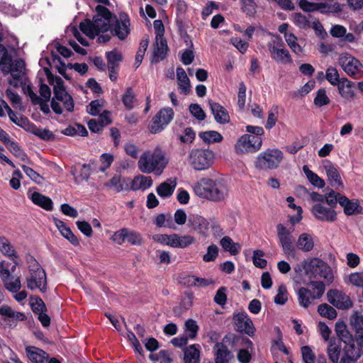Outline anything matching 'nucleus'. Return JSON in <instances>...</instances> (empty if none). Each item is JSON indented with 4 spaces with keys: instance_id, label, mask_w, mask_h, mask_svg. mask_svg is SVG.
<instances>
[{
    "instance_id": "obj_1",
    "label": "nucleus",
    "mask_w": 363,
    "mask_h": 363,
    "mask_svg": "<svg viewBox=\"0 0 363 363\" xmlns=\"http://www.w3.org/2000/svg\"><path fill=\"white\" fill-rule=\"evenodd\" d=\"M195 194L202 199L219 202L228 195V188L222 179L202 178L193 186Z\"/></svg>"
},
{
    "instance_id": "obj_2",
    "label": "nucleus",
    "mask_w": 363,
    "mask_h": 363,
    "mask_svg": "<svg viewBox=\"0 0 363 363\" xmlns=\"http://www.w3.org/2000/svg\"><path fill=\"white\" fill-rule=\"evenodd\" d=\"M96 14L93 21L86 19L79 24L80 30L89 38L94 39L100 33L111 30V23L113 22V15L105 6H97Z\"/></svg>"
},
{
    "instance_id": "obj_3",
    "label": "nucleus",
    "mask_w": 363,
    "mask_h": 363,
    "mask_svg": "<svg viewBox=\"0 0 363 363\" xmlns=\"http://www.w3.org/2000/svg\"><path fill=\"white\" fill-rule=\"evenodd\" d=\"M47 75L50 82L52 81L56 83L53 88L54 96L51 101V107L53 111L57 114H62L63 110L72 112L74 108V100L63 86L62 79L59 77H54L50 73H48Z\"/></svg>"
},
{
    "instance_id": "obj_4",
    "label": "nucleus",
    "mask_w": 363,
    "mask_h": 363,
    "mask_svg": "<svg viewBox=\"0 0 363 363\" xmlns=\"http://www.w3.org/2000/svg\"><path fill=\"white\" fill-rule=\"evenodd\" d=\"M167 163L168 161L162 150L155 148L153 152H143L138 160V165L142 172L154 173L159 176L162 174Z\"/></svg>"
},
{
    "instance_id": "obj_5",
    "label": "nucleus",
    "mask_w": 363,
    "mask_h": 363,
    "mask_svg": "<svg viewBox=\"0 0 363 363\" xmlns=\"http://www.w3.org/2000/svg\"><path fill=\"white\" fill-rule=\"evenodd\" d=\"M29 275L26 277L27 287L30 290L39 289L40 292L47 291V277L45 270L31 255L26 256Z\"/></svg>"
},
{
    "instance_id": "obj_6",
    "label": "nucleus",
    "mask_w": 363,
    "mask_h": 363,
    "mask_svg": "<svg viewBox=\"0 0 363 363\" xmlns=\"http://www.w3.org/2000/svg\"><path fill=\"white\" fill-rule=\"evenodd\" d=\"M303 267L306 274L311 281L323 279L328 282H331L333 279L330 267L325 262L318 257L305 259Z\"/></svg>"
},
{
    "instance_id": "obj_7",
    "label": "nucleus",
    "mask_w": 363,
    "mask_h": 363,
    "mask_svg": "<svg viewBox=\"0 0 363 363\" xmlns=\"http://www.w3.org/2000/svg\"><path fill=\"white\" fill-rule=\"evenodd\" d=\"M308 287H301L297 291L298 301L301 306L307 308L320 299L325 290V284L321 281H311Z\"/></svg>"
},
{
    "instance_id": "obj_8",
    "label": "nucleus",
    "mask_w": 363,
    "mask_h": 363,
    "mask_svg": "<svg viewBox=\"0 0 363 363\" xmlns=\"http://www.w3.org/2000/svg\"><path fill=\"white\" fill-rule=\"evenodd\" d=\"M283 159L284 154L279 149L268 148L257 155L254 165L258 170L276 169L279 167Z\"/></svg>"
},
{
    "instance_id": "obj_9",
    "label": "nucleus",
    "mask_w": 363,
    "mask_h": 363,
    "mask_svg": "<svg viewBox=\"0 0 363 363\" xmlns=\"http://www.w3.org/2000/svg\"><path fill=\"white\" fill-rule=\"evenodd\" d=\"M187 159L194 169L206 170L213 164L214 153L209 149L194 148L189 152Z\"/></svg>"
},
{
    "instance_id": "obj_10",
    "label": "nucleus",
    "mask_w": 363,
    "mask_h": 363,
    "mask_svg": "<svg viewBox=\"0 0 363 363\" xmlns=\"http://www.w3.org/2000/svg\"><path fill=\"white\" fill-rule=\"evenodd\" d=\"M337 63L349 77L354 79L363 77V65L352 55L347 52L340 54Z\"/></svg>"
},
{
    "instance_id": "obj_11",
    "label": "nucleus",
    "mask_w": 363,
    "mask_h": 363,
    "mask_svg": "<svg viewBox=\"0 0 363 363\" xmlns=\"http://www.w3.org/2000/svg\"><path fill=\"white\" fill-rule=\"evenodd\" d=\"M276 229L279 243L282 248L284 254L288 257H295V238L292 235V230L288 229L281 223L277 224L276 226Z\"/></svg>"
},
{
    "instance_id": "obj_12",
    "label": "nucleus",
    "mask_w": 363,
    "mask_h": 363,
    "mask_svg": "<svg viewBox=\"0 0 363 363\" xmlns=\"http://www.w3.org/2000/svg\"><path fill=\"white\" fill-rule=\"evenodd\" d=\"M267 48L270 56L276 62L282 65L292 63V57L289 51L284 47V43L280 37L277 36L267 43Z\"/></svg>"
},
{
    "instance_id": "obj_13",
    "label": "nucleus",
    "mask_w": 363,
    "mask_h": 363,
    "mask_svg": "<svg viewBox=\"0 0 363 363\" xmlns=\"http://www.w3.org/2000/svg\"><path fill=\"white\" fill-rule=\"evenodd\" d=\"M262 145V138L244 134L240 137L235 145L237 154H249L258 152Z\"/></svg>"
},
{
    "instance_id": "obj_14",
    "label": "nucleus",
    "mask_w": 363,
    "mask_h": 363,
    "mask_svg": "<svg viewBox=\"0 0 363 363\" xmlns=\"http://www.w3.org/2000/svg\"><path fill=\"white\" fill-rule=\"evenodd\" d=\"M174 112L172 108H161L152 118L149 125L151 133L156 134L161 132L173 120Z\"/></svg>"
},
{
    "instance_id": "obj_15",
    "label": "nucleus",
    "mask_w": 363,
    "mask_h": 363,
    "mask_svg": "<svg viewBox=\"0 0 363 363\" xmlns=\"http://www.w3.org/2000/svg\"><path fill=\"white\" fill-rule=\"evenodd\" d=\"M130 23L128 16L121 13L118 18L115 17V21L112 25L111 33L119 40H125L130 32Z\"/></svg>"
},
{
    "instance_id": "obj_16",
    "label": "nucleus",
    "mask_w": 363,
    "mask_h": 363,
    "mask_svg": "<svg viewBox=\"0 0 363 363\" xmlns=\"http://www.w3.org/2000/svg\"><path fill=\"white\" fill-rule=\"evenodd\" d=\"M235 330L240 333H244L249 336L255 334V327L252 320L245 312L235 314L233 318Z\"/></svg>"
},
{
    "instance_id": "obj_17",
    "label": "nucleus",
    "mask_w": 363,
    "mask_h": 363,
    "mask_svg": "<svg viewBox=\"0 0 363 363\" xmlns=\"http://www.w3.org/2000/svg\"><path fill=\"white\" fill-rule=\"evenodd\" d=\"M313 216L321 222L333 223L337 220V213L331 207H326L323 203H315L311 208Z\"/></svg>"
},
{
    "instance_id": "obj_18",
    "label": "nucleus",
    "mask_w": 363,
    "mask_h": 363,
    "mask_svg": "<svg viewBox=\"0 0 363 363\" xmlns=\"http://www.w3.org/2000/svg\"><path fill=\"white\" fill-rule=\"evenodd\" d=\"M327 297L328 301L339 309H347L352 305L349 296L338 290H329Z\"/></svg>"
},
{
    "instance_id": "obj_19",
    "label": "nucleus",
    "mask_w": 363,
    "mask_h": 363,
    "mask_svg": "<svg viewBox=\"0 0 363 363\" xmlns=\"http://www.w3.org/2000/svg\"><path fill=\"white\" fill-rule=\"evenodd\" d=\"M188 225L204 237L208 235L209 222L201 216L198 214L190 215L188 219Z\"/></svg>"
},
{
    "instance_id": "obj_20",
    "label": "nucleus",
    "mask_w": 363,
    "mask_h": 363,
    "mask_svg": "<svg viewBox=\"0 0 363 363\" xmlns=\"http://www.w3.org/2000/svg\"><path fill=\"white\" fill-rule=\"evenodd\" d=\"M208 103L214 119L218 123L227 124L230 122V116L225 108L212 100H208Z\"/></svg>"
},
{
    "instance_id": "obj_21",
    "label": "nucleus",
    "mask_w": 363,
    "mask_h": 363,
    "mask_svg": "<svg viewBox=\"0 0 363 363\" xmlns=\"http://www.w3.org/2000/svg\"><path fill=\"white\" fill-rule=\"evenodd\" d=\"M323 167L330 185L336 189L342 187L343 184L340 174L334 164L330 160H325L323 162Z\"/></svg>"
},
{
    "instance_id": "obj_22",
    "label": "nucleus",
    "mask_w": 363,
    "mask_h": 363,
    "mask_svg": "<svg viewBox=\"0 0 363 363\" xmlns=\"http://www.w3.org/2000/svg\"><path fill=\"white\" fill-rule=\"evenodd\" d=\"M0 315L4 318V321L10 326L16 325L18 320H25L26 316L24 313L13 311L10 306L4 305L0 308Z\"/></svg>"
},
{
    "instance_id": "obj_23",
    "label": "nucleus",
    "mask_w": 363,
    "mask_h": 363,
    "mask_svg": "<svg viewBox=\"0 0 363 363\" xmlns=\"http://www.w3.org/2000/svg\"><path fill=\"white\" fill-rule=\"evenodd\" d=\"M184 363H200L201 346L199 344H193L183 349Z\"/></svg>"
},
{
    "instance_id": "obj_24",
    "label": "nucleus",
    "mask_w": 363,
    "mask_h": 363,
    "mask_svg": "<svg viewBox=\"0 0 363 363\" xmlns=\"http://www.w3.org/2000/svg\"><path fill=\"white\" fill-rule=\"evenodd\" d=\"M338 93L345 99L353 100L355 98V92L353 89L354 83L346 77H342L340 82L337 85Z\"/></svg>"
},
{
    "instance_id": "obj_25",
    "label": "nucleus",
    "mask_w": 363,
    "mask_h": 363,
    "mask_svg": "<svg viewBox=\"0 0 363 363\" xmlns=\"http://www.w3.org/2000/svg\"><path fill=\"white\" fill-rule=\"evenodd\" d=\"M340 205L343 208L344 213L347 216H352L360 213L362 207L357 199H349L343 195L340 197Z\"/></svg>"
},
{
    "instance_id": "obj_26",
    "label": "nucleus",
    "mask_w": 363,
    "mask_h": 363,
    "mask_svg": "<svg viewBox=\"0 0 363 363\" xmlns=\"http://www.w3.org/2000/svg\"><path fill=\"white\" fill-rule=\"evenodd\" d=\"M215 363H228L233 357L227 346L222 342L216 343L213 347Z\"/></svg>"
},
{
    "instance_id": "obj_27",
    "label": "nucleus",
    "mask_w": 363,
    "mask_h": 363,
    "mask_svg": "<svg viewBox=\"0 0 363 363\" xmlns=\"http://www.w3.org/2000/svg\"><path fill=\"white\" fill-rule=\"evenodd\" d=\"M168 47L166 40L164 38L155 39V45L151 58L152 63H157L166 57Z\"/></svg>"
},
{
    "instance_id": "obj_28",
    "label": "nucleus",
    "mask_w": 363,
    "mask_h": 363,
    "mask_svg": "<svg viewBox=\"0 0 363 363\" xmlns=\"http://www.w3.org/2000/svg\"><path fill=\"white\" fill-rule=\"evenodd\" d=\"M177 186L176 178H169L161 183L157 187V193L162 199H167L172 196Z\"/></svg>"
},
{
    "instance_id": "obj_29",
    "label": "nucleus",
    "mask_w": 363,
    "mask_h": 363,
    "mask_svg": "<svg viewBox=\"0 0 363 363\" xmlns=\"http://www.w3.org/2000/svg\"><path fill=\"white\" fill-rule=\"evenodd\" d=\"M177 79L182 94L188 95L191 91L190 80L182 67L177 68Z\"/></svg>"
},
{
    "instance_id": "obj_30",
    "label": "nucleus",
    "mask_w": 363,
    "mask_h": 363,
    "mask_svg": "<svg viewBox=\"0 0 363 363\" xmlns=\"http://www.w3.org/2000/svg\"><path fill=\"white\" fill-rule=\"evenodd\" d=\"M26 352L29 359L33 363H47L48 354L43 350L33 346H28Z\"/></svg>"
},
{
    "instance_id": "obj_31",
    "label": "nucleus",
    "mask_w": 363,
    "mask_h": 363,
    "mask_svg": "<svg viewBox=\"0 0 363 363\" xmlns=\"http://www.w3.org/2000/svg\"><path fill=\"white\" fill-rule=\"evenodd\" d=\"M0 252L8 257L16 264H18V255L10 241L4 236L0 237Z\"/></svg>"
},
{
    "instance_id": "obj_32",
    "label": "nucleus",
    "mask_w": 363,
    "mask_h": 363,
    "mask_svg": "<svg viewBox=\"0 0 363 363\" xmlns=\"http://www.w3.org/2000/svg\"><path fill=\"white\" fill-rule=\"evenodd\" d=\"M32 202L46 211H52L53 203L49 197L38 192H33L28 196Z\"/></svg>"
},
{
    "instance_id": "obj_33",
    "label": "nucleus",
    "mask_w": 363,
    "mask_h": 363,
    "mask_svg": "<svg viewBox=\"0 0 363 363\" xmlns=\"http://www.w3.org/2000/svg\"><path fill=\"white\" fill-rule=\"evenodd\" d=\"M12 57L7 49L3 45H0V67L4 74H8L12 70Z\"/></svg>"
},
{
    "instance_id": "obj_34",
    "label": "nucleus",
    "mask_w": 363,
    "mask_h": 363,
    "mask_svg": "<svg viewBox=\"0 0 363 363\" xmlns=\"http://www.w3.org/2000/svg\"><path fill=\"white\" fill-rule=\"evenodd\" d=\"M55 225L60 232L61 235L69 241L73 245L78 246L79 242L76 235L72 233L71 229L67 227L65 222L60 220H55Z\"/></svg>"
},
{
    "instance_id": "obj_35",
    "label": "nucleus",
    "mask_w": 363,
    "mask_h": 363,
    "mask_svg": "<svg viewBox=\"0 0 363 363\" xmlns=\"http://www.w3.org/2000/svg\"><path fill=\"white\" fill-rule=\"evenodd\" d=\"M296 247L304 252L311 251L314 247V241L312 236L306 233L301 234L296 242Z\"/></svg>"
},
{
    "instance_id": "obj_36",
    "label": "nucleus",
    "mask_w": 363,
    "mask_h": 363,
    "mask_svg": "<svg viewBox=\"0 0 363 363\" xmlns=\"http://www.w3.org/2000/svg\"><path fill=\"white\" fill-rule=\"evenodd\" d=\"M327 353L332 362L337 363L341 353L340 340H331L327 349Z\"/></svg>"
},
{
    "instance_id": "obj_37",
    "label": "nucleus",
    "mask_w": 363,
    "mask_h": 363,
    "mask_svg": "<svg viewBox=\"0 0 363 363\" xmlns=\"http://www.w3.org/2000/svg\"><path fill=\"white\" fill-rule=\"evenodd\" d=\"M194 242L195 238L191 235H179L178 234H173L172 247L185 248L194 243Z\"/></svg>"
},
{
    "instance_id": "obj_38",
    "label": "nucleus",
    "mask_w": 363,
    "mask_h": 363,
    "mask_svg": "<svg viewBox=\"0 0 363 363\" xmlns=\"http://www.w3.org/2000/svg\"><path fill=\"white\" fill-rule=\"evenodd\" d=\"M359 357V350L354 345H348L345 349L344 355L341 358L340 363H356Z\"/></svg>"
},
{
    "instance_id": "obj_39",
    "label": "nucleus",
    "mask_w": 363,
    "mask_h": 363,
    "mask_svg": "<svg viewBox=\"0 0 363 363\" xmlns=\"http://www.w3.org/2000/svg\"><path fill=\"white\" fill-rule=\"evenodd\" d=\"M152 184V179L150 177L140 175L135 177L132 181L131 188L133 190H146Z\"/></svg>"
},
{
    "instance_id": "obj_40",
    "label": "nucleus",
    "mask_w": 363,
    "mask_h": 363,
    "mask_svg": "<svg viewBox=\"0 0 363 363\" xmlns=\"http://www.w3.org/2000/svg\"><path fill=\"white\" fill-rule=\"evenodd\" d=\"M220 244L225 251L229 252L233 255H238L241 250L240 245L239 243L234 242L232 238L229 236L223 237L220 240Z\"/></svg>"
},
{
    "instance_id": "obj_41",
    "label": "nucleus",
    "mask_w": 363,
    "mask_h": 363,
    "mask_svg": "<svg viewBox=\"0 0 363 363\" xmlns=\"http://www.w3.org/2000/svg\"><path fill=\"white\" fill-rule=\"evenodd\" d=\"M199 136L205 143L207 144L220 143L223 139L221 134L216 130L200 132L199 133Z\"/></svg>"
},
{
    "instance_id": "obj_42",
    "label": "nucleus",
    "mask_w": 363,
    "mask_h": 363,
    "mask_svg": "<svg viewBox=\"0 0 363 363\" xmlns=\"http://www.w3.org/2000/svg\"><path fill=\"white\" fill-rule=\"evenodd\" d=\"M8 150L16 157L22 161L28 160V156L26 152L19 147L17 143L11 140L10 138L6 143H4Z\"/></svg>"
},
{
    "instance_id": "obj_43",
    "label": "nucleus",
    "mask_w": 363,
    "mask_h": 363,
    "mask_svg": "<svg viewBox=\"0 0 363 363\" xmlns=\"http://www.w3.org/2000/svg\"><path fill=\"white\" fill-rule=\"evenodd\" d=\"M303 171L311 184L318 188H323L325 186V184L324 180L317 174L311 171L307 165L303 167Z\"/></svg>"
},
{
    "instance_id": "obj_44",
    "label": "nucleus",
    "mask_w": 363,
    "mask_h": 363,
    "mask_svg": "<svg viewBox=\"0 0 363 363\" xmlns=\"http://www.w3.org/2000/svg\"><path fill=\"white\" fill-rule=\"evenodd\" d=\"M121 100L125 108L131 110L134 108L136 96L132 87L126 88L124 94L122 95Z\"/></svg>"
},
{
    "instance_id": "obj_45",
    "label": "nucleus",
    "mask_w": 363,
    "mask_h": 363,
    "mask_svg": "<svg viewBox=\"0 0 363 363\" xmlns=\"http://www.w3.org/2000/svg\"><path fill=\"white\" fill-rule=\"evenodd\" d=\"M285 40L293 52L298 55L303 53V49L297 42V38L294 34L290 33L289 35H286Z\"/></svg>"
},
{
    "instance_id": "obj_46",
    "label": "nucleus",
    "mask_w": 363,
    "mask_h": 363,
    "mask_svg": "<svg viewBox=\"0 0 363 363\" xmlns=\"http://www.w3.org/2000/svg\"><path fill=\"white\" fill-rule=\"evenodd\" d=\"M185 336L188 339L194 340L197 335L199 326L193 319H188L185 322Z\"/></svg>"
},
{
    "instance_id": "obj_47",
    "label": "nucleus",
    "mask_w": 363,
    "mask_h": 363,
    "mask_svg": "<svg viewBox=\"0 0 363 363\" xmlns=\"http://www.w3.org/2000/svg\"><path fill=\"white\" fill-rule=\"evenodd\" d=\"M352 324L355 328V336L357 344L360 346H363V317H356Z\"/></svg>"
},
{
    "instance_id": "obj_48",
    "label": "nucleus",
    "mask_w": 363,
    "mask_h": 363,
    "mask_svg": "<svg viewBox=\"0 0 363 363\" xmlns=\"http://www.w3.org/2000/svg\"><path fill=\"white\" fill-rule=\"evenodd\" d=\"M108 61V66L118 67L119 63L123 60V55L121 52L117 50H113L106 53Z\"/></svg>"
},
{
    "instance_id": "obj_49",
    "label": "nucleus",
    "mask_w": 363,
    "mask_h": 363,
    "mask_svg": "<svg viewBox=\"0 0 363 363\" xmlns=\"http://www.w3.org/2000/svg\"><path fill=\"white\" fill-rule=\"evenodd\" d=\"M318 313L330 320H333L337 316V312L332 306L327 303L320 304L318 308Z\"/></svg>"
},
{
    "instance_id": "obj_50",
    "label": "nucleus",
    "mask_w": 363,
    "mask_h": 363,
    "mask_svg": "<svg viewBox=\"0 0 363 363\" xmlns=\"http://www.w3.org/2000/svg\"><path fill=\"white\" fill-rule=\"evenodd\" d=\"M325 78L333 86H337L342 80V78H340L337 69L333 67H329L326 69Z\"/></svg>"
},
{
    "instance_id": "obj_51",
    "label": "nucleus",
    "mask_w": 363,
    "mask_h": 363,
    "mask_svg": "<svg viewBox=\"0 0 363 363\" xmlns=\"http://www.w3.org/2000/svg\"><path fill=\"white\" fill-rule=\"evenodd\" d=\"M342 196V194L332 190L329 193L325 194L324 201H325L330 207L334 209L337 203L340 204V197Z\"/></svg>"
},
{
    "instance_id": "obj_52",
    "label": "nucleus",
    "mask_w": 363,
    "mask_h": 363,
    "mask_svg": "<svg viewBox=\"0 0 363 363\" xmlns=\"http://www.w3.org/2000/svg\"><path fill=\"white\" fill-rule=\"evenodd\" d=\"M330 99L326 94V90L325 89H320L316 92V96L314 98V104L316 106L321 107L325 105H328L330 104Z\"/></svg>"
},
{
    "instance_id": "obj_53",
    "label": "nucleus",
    "mask_w": 363,
    "mask_h": 363,
    "mask_svg": "<svg viewBox=\"0 0 363 363\" xmlns=\"http://www.w3.org/2000/svg\"><path fill=\"white\" fill-rule=\"evenodd\" d=\"M4 284L7 290L13 293L18 292L21 287L20 278L15 276L10 277Z\"/></svg>"
},
{
    "instance_id": "obj_54",
    "label": "nucleus",
    "mask_w": 363,
    "mask_h": 363,
    "mask_svg": "<svg viewBox=\"0 0 363 363\" xmlns=\"http://www.w3.org/2000/svg\"><path fill=\"white\" fill-rule=\"evenodd\" d=\"M149 40L147 38L143 39L141 40L140 43L139 48L137 51L136 55H135V66L136 67H138L141 64L143 57L145 55V53L147 50V48L148 47Z\"/></svg>"
},
{
    "instance_id": "obj_55",
    "label": "nucleus",
    "mask_w": 363,
    "mask_h": 363,
    "mask_svg": "<svg viewBox=\"0 0 363 363\" xmlns=\"http://www.w3.org/2000/svg\"><path fill=\"white\" fill-rule=\"evenodd\" d=\"M264 253L262 250H256L253 252V264L257 267L264 269L267 267V262L263 258Z\"/></svg>"
},
{
    "instance_id": "obj_56",
    "label": "nucleus",
    "mask_w": 363,
    "mask_h": 363,
    "mask_svg": "<svg viewBox=\"0 0 363 363\" xmlns=\"http://www.w3.org/2000/svg\"><path fill=\"white\" fill-rule=\"evenodd\" d=\"M191 114L198 121H201L206 118V113L198 104H191L189 106Z\"/></svg>"
},
{
    "instance_id": "obj_57",
    "label": "nucleus",
    "mask_w": 363,
    "mask_h": 363,
    "mask_svg": "<svg viewBox=\"0 0 363 363\" xmlns=\"http://www.w3.org/2000/svg\"><path fill=\"white\" fill-rule=\"evenodd\" d=\"M288 300V293L285 286L281 285L278 290L277 294L274 296V301L276 304L284 305Z\"/></svg>"
},
{
    "instance_id": "obj_58",
    "label": "nucleus",
    "mask_w": 363,
    "mask_h": 363,
    "mask_svg": "<svg viewBox=\"0 0 363 363\" xmlns=\"http://www.w3.org/2000/svg\"><path fill=\"white\" fill-rule=\"evenodd\" d=\"M104 185L106 187L113 189L117 193L123 191L124 189L123 185L121 183V178L120 175H115Z\"/></svg>"
},
{
    "instance_id": "obj_59",
    "label": "nucleus",
    "mask_w": 363,
    "mask_h": 363,
    "mask_svg": "<svg viewBox=\"0 0 363 363\" xmlns=\"http://www.w3.org/2000/svg\"><path fill=\"white\" fill-rule=\"evenodd\" d=\"M218 255V247L212 244L207 248L206 253L203 256V260L206 262L214 261Z\"/></svg>"
},
{
    "instance_id": "obj_60",
    "label": "nucleus",
    "mask_w": 363,
    "mask_h": 363,
    "mask_svg": "<svg viewBox=\"0 0 363 363\" xmlns=\"http://www.w3.org/2000/svg\"><path fill=\"white\" fill-rule=\"evenodd\" d=\"M126 241L133 245H140L143 242V238L139 233L127 228Z\"/></svg>"
},
{
    "instance_id": "obj_61",
    "label": "nucleus",
    "mask_w": 363,
    "mask_h": 363,
    "mask_svg": "<svg viewBox=\"0 0 363 363\" xmlns=\"http://www.w3.org/2000/svg\"><path fill=\"white\" fill-rule=\"evenodd\" d=\"M103 106H104L103 100L97 99V100L92 101L87 106V111L89 114H91L92 116H97L101 111Z\"/></svg>"
},
{
    "instance_id": "obj_62",
    "label": "nucleus",
    "mask_w": 363,
    "mask_h": 363,
    "mask_svg": "<svg viewBox=\"0 0 363 363\" xmlns=\"http://www.w3.org/2000/svg\"><path fill=\"white\" fill-rule=\"evenodd\" d=\"M302 359L304 363H314L315 355L309 346L301 347Z\"/></svg>"
},
{
    "instance_id": "obj_63",
    "label": "nucleus",
    "mask_w": 363,
    "mask_h": 363,
    "mask_svg": "<svg viewBox=\"0 0 363 363\" xmlns=\"http://www.w3.org/2000/svg\"><path fill=\"white\" fill-rule=\"evenodd\" d=\"M226 288L224 286L220 287L213 298V301L220 306H223L227 302Z\"/></svg>"
},
{
    "instance_id": "obj_64",
    "label": "nucleus",
    "mask_w": 363,
    "mask_h": 363,
    "mask_svg": "<svg viewBox=\"0 0 363 363\" xmlns=\"http://www.w3.org/2000/svg\"><path fill=\"white\" fill-rule=\"evenodd\" d=\"M230 42L242 54L247 52L249 47L248 43L242 40V39L238 37L231 38Z\"/></svg>"
}]
</instances>
